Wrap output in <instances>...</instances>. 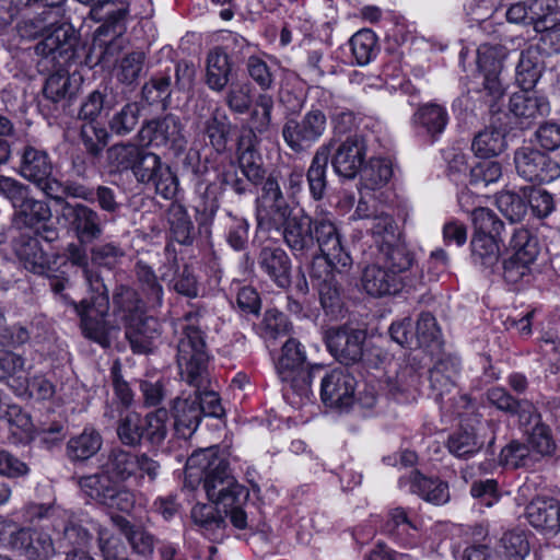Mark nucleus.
Segmentation results:
<instances>
[{
  "mask_svg": "<svg viewBox=\"0 0 560 560\" xmlns=\"http://www.w3.org/2000/svg\"><path fill=\"white\" fill-rule=\"evenodd\" d=\"M90 245L88 248L81 244L69 243L65 249L63 266L69 262L79 268L92 293L79 303L74 300L70 303L80 317L83 336L105 347L108 345L106 316L109 298L101 270H114L125 258L126 252L114 241Z\"/></svg>",
  "mask_w": 560,
  "mask_h": 560,
  "instance_id": "nucleus-1",
  "label": "nucleus"
},
{
  "mask_svg": "<svg viewBox=\"0 0 560 560\" xmlns=\"http://www.w3.org/2000/svg\"><path fill=\"white\" fill-rule=\"evenodd\" d=\"M282 230V238L298 260H311L320 254L338 273L348 272L352 257L342 242L336 223L327 217H312L301 210L273 224Z\"/></svg>",
  "mask_w": 560,
  "mask_h": 560,
  "instance_id": "nucleus-2",
  "label": "nucleus"
},
{
  "mask_svg": "<svg viewBox=\"0 0 560 560\" xmlns=\"http://www.w3.org/2000/svg\"><path fill=\"white\" fill-rule=\"evenodd\" d=\"M185 478L190 485L201 482L209 501L222 506L235 528L247 527L244 506L248 502L249 490L236 480L229 459L217 447L194 452L186 462Z\"/></svg>",
  "mask_w": 560,
  "mask_h": 560,
  "instance_id": "nucleus-3",
  "label": "nucleus"
},
{
  "mask_svg": "<svg viewBox=\"0 0 560 560\" xmlns=\"http://www.w3.org/2000/svg\"><path fill=\"white\" fill-rule=\"evenodd\" d=\"M203 313V308L196 307L185 314L180 323L176 352V362L182 380L197 388L210 385V354L206 334L199 326Z\"/></svg>",
  "mask_w": 560,
  "mask_h": 560,
  "instance_id": "nucleus-4",
  "label": "nucleus"
},
{
  "mask_svg": "<svg viewBox=\"0 0 560 560\" xmlns=\"http://www.w3.org/2000/svg\"><path fill=\"white\" fill-rule=\"evenodd\" d=\"M50 12L43 11L32 19L19 23L18 32L22 38L42 37L35 45V52L44 58H58L62 63L75 61L79 52V35L67 23L50 20Z\"/></svg>",
  "mask_w": 560,
  "mask_h": 560,
  "instance_id": "nucleus-5",
  "label": "nucleus"
},
{
  "mask_svg": "<svg viewBox=\"0 0 560 560\" xmlns=\"http://www.w3.org/2000/svg\"><path fill=\"white\" fill-rule=\"evenodd\" d=\"M18 174L33 184L47 198H60L61 192L70 197L90 199V191L80 186L79 182L67 179L61 182L54 176V162L50 154L42 148L26 143L18 151Z\"/></svg>",
  "mask_w": 560,
  "mask_h": 560,
  "instance_id": "nucleus-6",
  "label": "nucleus"
},
{
  "mask_svg": "<svg viewBox=\"0 0 560 560\" xmlns=\"http://www.w3.org/2000/svg\"><path fill=\"white\" fill-rule=\"evenodd\" d=\"M0 195L13 208L12 224L19 230L40 232L52 217L49 203L37 199L28 185L9 176L0 175Z\"/></svg>",
  "mask_w": 560,
  "mask_h": 560,
  "instance_id": "nucleus-7",
  "label": "nucleus"
},
{
  "mask_svg": "<svg viewBox=\"0 0 560 560\" xmlns=\"http://www.w3.org/2000/svg\"><path fill=\"white\" fill-rule=\"evenodd\" d=\"M98 464L118 483L135 480L137 485L152 483L159 476L160 463L147 453H136L121 445H114L101 454Z\"/></svg>",
  "mask_w": 560,
  "mask_h": 560,
  "instance_id": "nucleus-8",
  "label": "nucleus"
},
{
  "mask_svg": "<svg viewBox=\"0 0 560 560\" xmlns=\"http://www.w3.org/2000/svg\"><path fill=\"white\" fill-rule=\"evenodd\" d=\"M306 354L304 348L294 338H289L281 348L276 369L282 382L289 383L292 392L301 400L313 397L312 383L316 376L324 372V365H305Z\"/></svg>",
  "mask_w": 560,
  "mask_h": 560,
  "instance_id": "nucleus-9",
  "label": "nucleus"
},
{
  "mask_svg": "<svg viewBox=\"0 0 560 560\" xmlns=\"http://www.w3.org/2000/svg\"><path fill=\"white\" fill-rule=\"evenodd\" d=\"M15 252L26 270L48 279L51 292L60 301L66 305L73 303V300L66 293L67 288L71 285L69 277L63 270L50 266L49 257L36 237H21L15 245Z\"/></svg>",
  "mask_w": 560,
  "mask_h": 560,
  "instance_id": "nucleus-10",
  "label": "nucleus"
},
{
  "mask_svg": "<svg viewBox=\"0 0 560 560\" xmlns=\"http://www.w3.org/2000/svg\"><path fill=\"white\" fill-rule=\"evenodd\" d=\"M82 493L96 504L121 512L135 505V495L119 483L98 464L97 471L74 478Z\"/></svg>",
  "mask_w": 560,
  "mask_h": 560,
  "instance_id": "nucleus-11",
  "label": "nucleus"
},
{
  "mask_svg": "<svg viewBox=\"0 0 560 560\" xmlns=\"http://www.w3.org/2000/svg\"><path fill=\"white\" fill-rule=\"evenodd\" d=\"M78 2L90 5V16L100 22L96 35L110 36L109 42H103L105 49L100 56L97 62L105 60V55L109 54L116 46L114 39L119 38L126 31V20L129 13L130 2L127 0H77Z\"/></svg>",
  "mask_w": 560,
  "mask_h": 560,
  "instance_id": "nucleus-12",
  "label": "nucleus"
},
{
  "mask_svg": "<svg viewBox=\"0 0 560 560\" xmlns=\"http://www.w3.org/2000/svg\"><path fill=\"white\" fill-rule=\"evenodd\" d=\"M59 196L60 198H55L54 201L61 207V218L77 238V242L72 243L85 247L98 241L104 234L101 214L85 203L69 202L66 192Z\"/></svg>",
  "mask_w": 560,
  "mask_h": 560,
  "instance_id": "nucleus-13",
  "label": "nucleus"
},
{
  "mask_svg": "<svg viewBox=\"0 0 560 560\" xmlns=\"http://www.w3.org/2000/svg\"><path fill=\"white\" fill-rule=\"evenodd\" d=\"M133 176L138 183L164 199H173L178 191V178L160 155L144 149L136 164Z\"/></svg>",
  "mask_w": 560,
  "mask_h": 560,
  "instance_id": "nucleus-14",
  "label": "nucleus"
},
{
  "mask_svg": "<svg viewBox=\"0 0 560 560\" xmlns=\"http://www.w3.org/2000/svg\"><path fill=\"white\" fill-rule=\"evenodd\" d=\"M139 141L144 145L163 148L174 154L182 153L187 145L184 125L174 114L147 120L138 132Z\"/></svg>",
  "mask_w": 560,
  "mask_h": 560,
  "instance_id": "nucleus-15",
  "label": "nucleus"
},
{
  "mask_svg": "<svg viewBox=\"0 0 560 560\" xmlns=\"http://www.w3.org/2000/svg\"><path fill=\"white\" fill-rule=\"evenodd\" d=\"M513 254L503 261V278L508 283H518L530 273V266L538 254V241L526 229H515L510 241Z\"/></svg>",
  "mask_w": 560,
  "mask_h": 560,
  "instance_id": "nucleus-16",
  "label": "nucleus"
},
{
  "mask_svg": "<svg viewBox=\"0 0 560 560\" xmlns=\"http://www.w3.org/2000/svg\"><path fill=\"white\" fill-rule=\"evenodd\" d=\"M513 160L517 174L530 183H551L560 177V163L533 145L517 148Z\"/></svg>",
  "mask_w": 560,
  "mask_h": 560,
  "instance_id": "nucleus-17",
  "label": "nucleus"
},
{
  "mask_svg": "<svg viewBox=\"0 0 560 560\" xmlns=\"http://www.w3.org/2000/svg\"><path fill=\"white\" fill-rule=\"evenodd\" d=\"M326 126V115L316 108L308 110L301 119H287L281 133L285 144L294 153H302L322 138Z\"/></svg>",
  "mask_w": 560,
  "mask_h": 560,
  "instance_id": "nucleus-18",
  "label": "nucleus"
},
{
  "mask_svg": "<svg viewBox=\"0 0 560 560\" xmlns=\"http://www.w3.org/2000/svg\"><path fill=\"white\" fill-rule=\"evenodd\" d=\"M320 381V399L326 407L348 410L355 400L357 380L346 368L326 370L316 376Z\"/></svg>",
  "mask_w": 560,
  "mask_h": 560,
  "instance_id": "nucleus-19",
  "label": "nucleus"
},
{
  "mask_svg": "<svg viewBox=\"0 0 560 560\" xmlns=\"http://www.w3.org/2000/svg\"><path fill=\"white\" fill-rule=\"evenodd\" d=\"M366 334L350 326L329 328L325 342L330 354L343 365H352L363 358V345Z\"/></svg>",
  "mask_w": 560,
  "mask_h": 560,
  "instance_id": "nucleus-20",
  "label": "nucleus"
},
{
  "mask_svg": "<svg viewBox=\"0 0 560 560\" xmlns=\"http://www.w3.org/2000/svg\"><path fill=\"white\" fill-rule=\"evenodd\" d=\"M50 59L58 68L46 78L43 95L47 101L66 109L78 97L83 78L79 72L71 73L66 68L71 61L62 63L58 58Z\"/></svg>",
  "mask_w": 560,
  "mask_h": 560,
  "instance_id": "nucleus-21",
  "label": "nucleus"
},
{
  "mask_svg": "<svg viewBox=\"0 0 560 560\" xmlns=\"http://www.w3.org/2000/svg\"><path fill=\"white\" fill-rule=\"evenodd\" d=\"M368 144L362 135L348 136L331 152L330 162L335 173L343 178L353 179L362 170L366 160Z\"/></svg>",
  "mask_w": 560,
  "mask_h": 560,
  "instance_id": "nucleus-22",
  "label": "nucleus"
},
{
  "mask_svg": "<svg viewBox=\"0 0 560 560\" xmlns=\"http://www.w3.org/2000/svg\"><path fill=\"white\" fill-rule=\"evenodd\" d=\"M261 194L257 198L258 202V222L262 224L265 218L273 225L292 213L280 186V174L271 172L262 182Z\"/></svg>",
  "mask_w": 560,
  "mask_h": 560,
  "instance_id": "nucleus-23",
  "label": "nucleus"
},
{
  "mask_svg": "<svg viewBox=\"0 0 560 560\" xmlns=\"http://www.w3.org/2000/svg\"><path fill=\"white\" fill-rule=\"evenodd\" d=\"M509 112L521 129H529L539 119L549 115L550 105L546 97L536 95L532 91L521 90L511 95Z\"/></svg>",
  "mask_w": 560,
  "mask_h": 560,
  "instance_id": "nucleus-24",
  "label": "nucleus"
},
{
  "mask_svg": "<svg viewBox=\"0 0 560 560\" xmlns=\"http://www.w3.org/2000/svg\"><path fill=\"white\" fill-rule=\"evenodd\" d=\"M448 120L447 109L433 102L419 105L411 117L416 133L431 143L435 142L444 132Z\"/></svg>",
  "mask_w": 560,
  "mask_h": 560,
  "instance_id": "nucleus-25",
  "label": "nucleus"
},
{
  "mask_svg": "<svg viewBox=\"0 0 560 560\" xmlns=\"http://www.w3.org/2000/svg\"><path fill=\"white\" fill-rule=\"evenodd\" d=\"M10 544L13 549L18 550L27 559L46 560L55 553L50 535L30 527H22L12 533Z\"/></svg>",
  "mask_w": 560,
  "mask_h": 560,
  "instance_id": "nucleus-26",
  "label": "nucleus"
},
{
  "mask_svg": "<svg viewBox=\"0 0 560 560\" xmlns=\"http://www.w3.org/2000/svg\"><path fill=\"white\" fill-rule=\"evenodd\" d=\"M236 159L238 170L254 185H260L267 178L262 156L256 148L255 136L243 132L236 144Z\"/></svg>",
  "mask_w": 560,
  "mask_h": 560,
  "instance_id": "nucleus-27",
  "label": "nucleus"
},
{
  "mask_svg": "<svg viewBox=\"0 0 560 560\" xmlns=\"http://www.w3.org/2000/svg\"><path fill=\"white\" fill-rule=\"evenodd\" d=\"M125 337L136 354H149L156 348L161 337V325L152 316H143L125 325Z\"/></svg>",
  "mask_w": 560,
  "mask_h": 560,
  "instance_id": "nucleus-28",
  "label": "nucleus"
},
{
  "mask_svg": "<svg viewBox=\"0 0 560 560\" xmlns=\"http://www.w3.org/2000/svg\"><path fill=\"white\" fill-rule=\"evenodd\" d=\"M198 125L209 144L217 153H223L228 149L229 138L232 131V124L225 110L215 105L209 107V116H198Z\"/></svg>",
  "mask_w": 560,
  "mask_h": 560,
  "instance_id": "nucleus-29",
  "label": "nucleus"
},
{
  "mask_svg": "<svg viewBox=\"0 0 560 560\" xmlns=\"http://www.w3.org/2000/svg\"><path fill=\"white\" fill-rule=\"evenodd\" d=\"M195 395L177 397L173 401L174 431L177 438L188 440L197 431L201 419L202 408Z\"/></svg>",
  "mask_w": 560,
  "mask_h": 560,
  "instance_id": "nucleus-30",
  "label": "nucleus"
},
{
  "mask_svg": "<svg viewBox=\"0 0 560 560\" xmlns=\"http://www.w3.org/2000/svg\"><path fill=\"white\" fill-rule=\"evenodd\" d=\"M407 283L395 272L388 270L380 262L365 267L362 275V285L365 292L375 298L395 295L399 293Z\"/></svg>",
  "mask_w": 560,
  "mask_h": 560,
  "instance_id": "nucleus-31",
  "label": "nucleus"
},
{
  "mask_svg": "<svg viewBox=\"0 0 560 560\" xmlns=\"http://www.w3.org/2000/svg\"><path fill=\"white\" fill-rule=\"evenodd\" d=\"M258 266L277 287L287 289L291 285V259L282 248L262 247L258 255Z\"/></svg>",
  "mask_w": 560,
  "mask_h": 560,
  "instance_id": "nucleus-32",
  "label": "nucleus"
},
{
  "mask_svg": "<svg viewBox=\"0 0 560 560\" xmlns=\"http://www.w3.org/2000/svg\"><path fill=\"white\" fill-rule=\"evenodd\" d=\"M486 395L488 401L497 409L511 416H517L521 425H530L537 418V410L529 400L517 399L503 387H492L487 390Z\"/></svg>",
  "mask_w": 560,
  "mask_h": 560,
  "instance_id": "nucleus-33",
  "label": "nucleus"
},
{
  "mask_svg": "<svg viewBox=\"0 0 560 560\" xmlns=\"http://www.w3.org/2000/svg\"><path fill=\"white\" fill-rule=\"evenodd\" d=\"M113 312L124 325L145 316L148 304L139 292L126 284H119L113 292Z\"/></svg>",
  "mask_w": 560,
  "mask_h": 560,
  "instance_id": "nucleus-34",
  "label": "nucleus"
},
{
  "mask_svg": "<svg viewBox=\"0 0 560 560\" xmlns=\"http://www.w3.org/2000/svg\"><path fill=\"white\" fill-rule=\"evenodd\" d=\"M526 517L536 529L556 535L560 530V501L535 499L526 506Z\"/></svg>",
  "mask_w": 560,
  "mask_h": 560,
  "instance_id": "nucleus-35",
  "label": "nucleus"
},
{
  "mask_svg": "<svg viewBox=\"0 0 560 560\" xmlns=\"http://www.w3.org/2000/svg\"><path fill=\"white\" fill-rule=\"evenodd\" d=\"M458 371L459 361L450 354H443L434 362L429 371V382L435 400L443 401L444 396L454 390Z\"/></svg>",
  "mask_w": 560,
  "mask_h": 560,
  "instance_id": "nucleus-36",
  "label": "nucleus"
},
{
  "mask_svg": "<svg viewBox=\"0 0 560 560\" xmlns=\"http://www.w3.org/2000/svg\"><path fill=\"white\" fill-rule=\"evenodd\" d=\"M378 262L407 283L408 273L416 265V257L415 253L399 238L378 248Z\"/></svg>",
  "mask_w": 560,
  "mask_h": 560,
  "instance_id": "nucleus-37",
  "label": "nucleus"
},
{
  "mask_svg": "<svg viewBox=\"0 0 560 560\" xmlns=\"http://www.w3.org/2000/svg\"><path fill=\"white\" fill-rule=\"evenodd\" d=\"M332 145V141H329L317 148L306 172L310 195L316 201L322 200L327 191V171Z\"/></svg>",
  "mask_w": 560,
  "mask_h": 560,
  "instance_id": "nucleus-38",
  "label": "nucleus"
},
{
  "mask_svg": "<svg viewBox=\"0 0 560 560\" xmlns=\"http://www.w3.org/2000/svg\"><path fill=\"white\" fill-rule=\"evenodd\" d=\"M102 446V434L94 427L88 425L68 440L66 455L71 463H84L94 457Z\"/></svg>",
  "mask_w": 560,
  "mask_h": 560,
  "instance_id": "nucleus-39",
  "label": "nucleus"
},
{
  "mask_svg": "<svg viewBox=\"0 0 560 560\" xmlns=\"http://www.w3.org/2000/svg\"><path fill=\"white\" fill-rule=\"evenodd\" d=\"M406 482L412 493L418 494L424 501L441 505L450 500V490L447 482L438 477H428L419 470H412Z\"/></svg>",
  "mask_w": 560,
  "mask_h": 560,
  "instance_id": "nucleus-40",
  "label": "nucleus"
},
{
  "mask_svg": "<svg viewBox=\"0 0 560 560\" xmlns=\"http://www.w3.org/2000/svg\"><path fill=\"white\" fill-rule=\"evenodd\" d=\"M139 295L143 296L149 310L160 308L163 304L164 290L153 268L138 260L133 268Z\"/></svg>",
  "mask_w": 560,
  "mask_h": 560,
  "instance_id": "nucleus-41",
  "label": "nucleus"
},
{
  "mask_svg": "<svg viewBox=\"0 0 560 560\" xmlns=\"http://www.w3.org/2000/svg\"><path fill=\"white\" fill-rule=\"evenodd\" d=\"M217 506L214 503H197L190 511L194 524L212 540L222 537L226 527L225 517L228 516L225 514L223 516Z\"/></svg>",
  "mask_w": 560,
  "mask_h": 560,
  "instance_id": "nucleus-42",
  "label": "nucleus"
},
{
  "mask_svg": "<svg viewBox=\"0 0 560 560\" xmlns=\"http://www.w3.org/2000/svg\"><path fill=\"white\" fill-rule=\"evenodd\" d=\"M232 66L228 54L221 48H214L207 57L206 83L215 92L225 89L230 81Z\"/></svg>",
  "mask_w": 560,
  "mask_h": 560,
  "instance_id": "nucleus-43",
  "label": "nucleus"
},
{
  "mask_svg": "<svg viewBox=\"0 0 560 560\" xmlns=\"http://www.w3.org/2000/svg\"><path fill=\"white\" fill-rule=\"evenodd\" d=\"M167 221L172 240L180 245L187 246L192 244L195 240V225L183 205L173 202L170 206Z\"/></svg>",
  "mask_w": 560,
  "mask_h": 560,
  "instance_id": "nucleus-44",
  "label": "nucleus"
},
{
  "mask_svg": "<svg viewBox=\"0 0 560 560\" xmlns=\"http://www.w3.org/2000/svg\"><path fill=\"white\" fill-rule=\"evenodd\" d=\"M275 107L273 97L267 93H259L249 109L248 124L249 129L246 132H252L257 142V133L265 135L269 132L272 121V110Z\"/></svg>",
  "mask_w": 560,
  "mask_h": 560,
  "instance_id": "nucleus-45",
  "label": "nucleus"
},
{
  "mask_svg": "<svg viewBox=\"0 0 560 560\" xmlns=\"http://www.w3.org/2000/svg\"><path fill=\"white\" fill-rule=\"evenodd\" d=\"M143 150V147L135 143L120 142L110 145L106 150V161L110 172L124 173L131 171L133 173Z\"/></svg>",
  "mask_w": 560,
  "mask_h": 560,
  "instance_id": "nucleus-46",
  "label": "nucleus"
},
{
  "mask_svg": "<svg viewBox=\"0 0 560 560\" xmlns=\"http://www.w3.org/2000/svg\"><path fill=\"white\" fill-rule=\"evenodd\" d=\"M506 149L505 132L495 127L479 131L471 143L472 152L481 159H490L501 154Z\"/></svg>",
  "mask_w": 560,
  "mask_h": 560,
  "instance_id": "nucleus-47",
  "label": "nucleus"
},
{
  "mask_svg": "<svg viewBox=\"0 0 560 560\" xmlns=\"http://www.w3.org/2000/svg\"><path fill=\"white\" fill-rule=\"evenodd\" d=\"M542 72L539 52L529 48L521 52L516 66V82L522 90L532 91Z\"/></svg>",
  "mask_w": 560,
  "mask_h": 560,
  "instance_id": "nucleus-48",
  "label": "nucleus"
},
{
  "mask_svg": "<svg viewBox=\"0 0 560 560\" xmlns=\"http://www.w3.org/2000/svg\"><path fill=\"white\" fill-rule=\"evenodd\" d=\"M121 446L140 447L144 440L143 417L136 411L121 415L116 428Z\"/></svg>",
  "mask_w": 560,
  "mask_h": 560,
  "instance_id": "nucleus-49",
  "label": "nucleus"
},
{
  "mask_svg": "<svg viewBox=\"0 0 560 560\" xmlns=\"http://www.w3.org/2000/svg\"><path fill=\"white\" fill-rule=\"evenodd\" d=\"M501 241L492 236H472L470 247L474 264L493 271L500 259L499 243Z\"/></svg>",
  "mask_w": 560,
  "mask_h": 560,
  "instance_id": "nucleus-50",
  "label": "nucleus"
},
{
  "mask_svg": "<svg viewBox=\"0 0 560 560\" xmlns=\"http://www.w3.org/2000/svg\"><path fill=\"white\" fill-rule=\"evenodd\" d=\"M366 231L373 238L375 246L378 248L397 242L400 238L398 226L394 218L381 211L376 217L365 224Z\"/></svg>",
  "mask_w": 560,
  "mask_h": 560,
  "instance_id": "nucleus-51",
  "label": "nucleus"
},
{
  "mask_svg": "<svg viewBox=\"0 0 560 560\" xmlns=\"http://www.w3.org/2000/svg\"><path fill=\"white\" fill-rule=\"evenodd\" d=\"M360 173L364 187L374 190L385 186L389 182L393 176V166L386 159H370Z\"/></svg>",
  "mask_w": 560,
  "mask_h": 560,
  "instance_id": "nucleus-52",
  "label": "nucleus"
},
{
  "mask_svg": "<svg viewBox=\"0 0 560 560\" xmlns=\"http://www.w3.org/2000/svg\"><path fill=\"white\" fill-rule=\"evenodd\" d=\"M172 85L170 71L156 73L142 86V96L149 104L162 103L165 108L170 103Z\"/></svg>",
  "mask_w": 560,
  "mask_h": 560,
  "instance_id": "nucleus-53",
  "label": "nucleus"
},
{
  "mask_svg": "<svg viewBox=\"0 0 560 560\" xmlns=\"http://www.w3.org/2000/svg\"><path fill=\"white\" fill-rule=\"evenodd\" d=\"M141 107L138 103L125 104L108 120V129L118 137L129 135L138 125Z\"/></svg>",
  "mask_w": 560,
  "mask_h": 560,
  "instance_id": "nucleus-54",
  "label": "nucleus"
},
{
  "mask_svg": "<svg viewBox=\"0 0 560 560\" xmlns=\"http://www.w3.org/2000/svg\"><path fill=\"white\" fill-rule=\"evenodd\" d=\"M168 412L164 408L149 412L143 417L144 440L153 447L160 446L168 433Z\"/></svg>",
  "mask_w": 560,
  "mask_h": 560,
  "instance_id": "nucleus-55",
  "label": "nucleus"
},
{
  "mask_svg": "<svg viewBox=\"0 0 560 560\" xmlns=\"http://www.w3.org/2000/svg\"><path fill=\"white\" fill-rule=\"evenodd\" d=\"M471 217L475 228L474 236H492V238L502 240L504 223L492 210L479 207L472 210Z\"/></svg>",
  "mask_w": 560,
  "mask_h": 560,
  "instance_id": "nucleus-56",
  "label": "nucleus"
},
{
  "mask_svg": "<svg viewBox=\"0 0 560 560\" xmlns=\"http://www.w3.org/2000/svg\"><path fill=\"white\" fill-rule=\"evenodd\" d=\"M499 463L506 468L517 469L532 466L534 459L526 443L513 440L501 450Z\"/></svg>",
  "mask_w": 560,
  "mask_h": 560,
  "instance_id": "nucleus-57",
  "label": "nucleus"
},
{
  "mask_svg": "<svg viewBox=\"0 0 560 560\" xmlns=\"http://www.w3.org/2000/svg\"><path fill=\"white\" fill-rule=\"evenodd\" d=\"M495 203L511 223L522 221L527 213L526 197L511 190L498 194Z\"/></svg>",
  "mask_w": 560,
  "mask_h": 560,
  "instance_id": "nucleus-58",
  "label": "nucleus"
},
{
  "mask_svg": "<svg viewBox=\"0 0 560 560\" xmlns=\"http://www.w3.org/2000/svg\"><path fill=\"white\" fill-rule=\"evenodd\" d=\"M16 381L18 385L10 384V386L20 396L27 395L38 400L49 399L54 396V385L42 375L34 376L31 380L20 375Z\"/></svg>",
  "mask_w": 560,
  "mask_h": 560,
  "instance_id": "nucleus-59",
  "label": "nucleus"
},
{
  "mask_svg": "<svg viewBox=\"0 0 560 560\" xmlns=\"http://www.w3.org/2000/svg\"><path fill=\"white\" fill-rule=\"evenodd\" d=\"M483 443L476 434L468 430H459L450 435L447 440L448 451L458 458H467L478 453Z\"/></svg>",
  "mask_w": 560,
  "mask_h": 560,
  "instance_id": "nucleus-60",
  "label": "nucleus"
},
{
  "mask_svg": "<svg viewBox=\"0 0 560 560\" xmlns=\"http://www.w3.org/2000/svg\"><path fill=\"white\" fill-rule=\"evenodd\" d=\"M440 336L441 331L435 317L428 312L421 313L416 323L415 329L416 348H428L432 345H436L439 347Z\"/></svg>",
  "mask_w": 560,
  "mask_h": 560,
  "instance_id": "nucleus-61",
  "label": "nucleus"
},
{
  "mask_svg": "<svg viewBox=\"0 0 560 560\" xmlns=\"http://www.w3.org/2000/svg\"><path fill=\"white\" fill-rule=\"evenodd\" d=\"M145 62V54L137 50L125 55L118 65L117 79L119 82L131 85L141 77Z\"/></svg>",
  "mask_w": 560,
  "mask_h": 560,
  "instance_id": "nucleus-62",
  "label": "nucleus"
},
{
  "mask_svg": "<svg viewBox=\"0 0 560 560\" xmlns=\"http://www.w3.org/2000/svg\"><path fill=\"white\" fill-rule=\"evenodd\" d=\"M376 36L370 30H361L350 38V46L355 61L360 66L368 65L375 55Z\"/></svg>",
  "mask_w": 560,
  "mask_h": 560,
  "instance_id": "nucleus-63",
  "label": "nucleus"
},
{
  "mask_svg": "<svg viewBox=\"0 0 560 560\" xmlns=\"http://www.w3.org/2000/svg\"><path fill=\"white\" fill-rule=\"evenodd\" d=\"M501 555L505 560H524L530 547L523 532L512 530L505 533L501 540Z\"/></svg>",
  "mask_w": 560,
  "mask_h": 560,
  "instance_id": "nucleus-64",
  "label": "nucleus"
}]
</instances>
